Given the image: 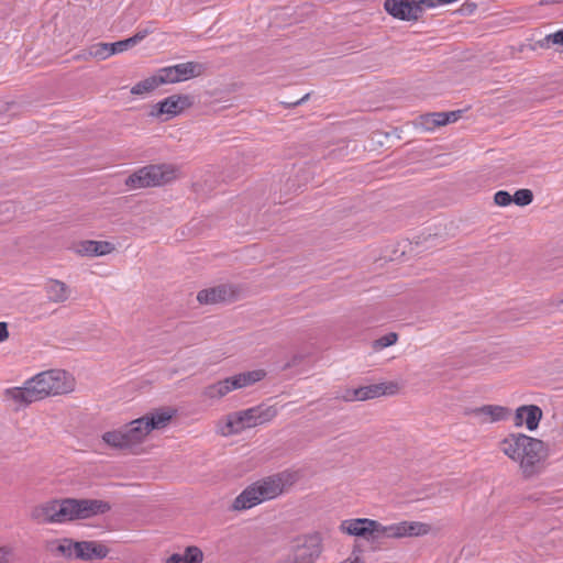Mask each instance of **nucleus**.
Segmentation results:
<instances>
[{
    "label": "nucleus",
    "mask_w": 563,
    "mask_h": 563,
    "mask_svg": "<svg viewBox=\"0 0 563 563\" xmlns=\"http://www.w3.org/2000/svg\"><path fill=\"white\" fill-rule=\"evenodd\" d=\"M499 451L516 463L525 477L539 474L549 456V448L540 439L525 433H509L498 443Z\"/></svg>",
    "instance_id": "f257e3e1"
},
{
    "label": "nucleus",
    "mask_w": 563,
    "mask_h": 563,
    "mask_svg": "<svg viewBox=\"0 0 563 563\" xmlns=\"http://www.w3.org/2000/svg\"><path fill=\"white\" fill-rule=\"evenodd\" d=\"M109 505L97 499H53L32 509L31 517L38 523H64L103 514Z\"/></svg>",
    "instance_id": "f03ea898"
},
{
    "label": "nucleus",
    "mask_w": 563,
    "mask_h": 563,
    "mask_svg": "<svg viewBox=\"0 0 563 563\" xmlns=\"http://www.w3.org/2000/svg\"><path fill=\"white\" fill-rule=\"evenodd\" d=\"M277 416L274 406L258 405L222 416L216 422V432L221 437H232L245 430L272 421Z\"/></svg>",
    "instance_id": "7ed1b4c3"
},
{
    "label": "nucleus",
    "mask_w": 563,
    "mask_h": 563,
    "mask_svg": "<svg viewBox=\"0 0 563 563\" xmlns=\"http://www.w3.org/2000/svg\"><path fill=\"white\" fill-rule=\"evenodd\" d=\"M177 412L175 407H159L125 424L124 429L130 446L143 443L152 431L165 429L177 416Z\"/></svg>",
    "instance_id": "20e7f679"
},
{
    "label": "nucleus",
    "mask_w": 563,
    "mask_h": 563,
    "mask_svg": "<svg viewBox=\"0 0 563 563\" xmlns=\"http://www.w3.org/2000/svg\"><path fill=\"white\" fill-rule=\"evenodd\" d=\"M307 473L300 468H288L261 477L250 484L242 493H284L290 489H305Z\"/></svg>",
    "instance_id": "39448f33"
},
{
    "label": "nucleus",
    "mask_w": 563,
    "mask_h": 563,
    "mask_svg": "<svg viewBox=\"0 0 563 563\" xmlns=\"http://www.w3.org/2000/svg\"><path fill=\"white\" fill-rule=\"evenodd\" d=\"M180 177V168L174 164L147 165L131 174L125 185L130 189L158 187L169 184Z\"/></svg>",
    "instance_id": "423d86ee"
},
{
    "label": "nucleus",
    "mask_w": 563,
    "mask_h": 563,
    "mask_svg": "<svg viewBox=\"0 0 563 563\" xmlns=\"http://www.w3.org/2000/svg\"><path fill=\"white\" fill-rule=\"evenodd\" d=\"M29 382L37 401L48 396L70 393L75 387L73 376L63 369L41 372L31 377Z\"/></svg>",
    "instance_id": "0eeeda50"
},
{
    "label": "nucleus",
    "mask_w": 563,
    "mask_h": 563,
    "mask_svg": "<svg viewBox=\"0 0 563 563\" xmlns=\"http://www.w3.org/2000/svg\"><path fill=\"white\" fill-rule=\"evenodd\" d=\"M321 552V538L318 534L305 536L297 540L291 551L278 563H314Z\"/></svg>",
    "instance_id": "6e6552de"
},
{
    "label": "nucleus",
    "mask_w": 563,
    "mask_h": 563,
    "mask_svg": "<svg viewBox=\"0 0 563 563\" xmlns=\"http://www.w3.org/2000/svg\"><path fill=\"white\" fill-rule=\"evenodd\" d=\"M386 11L396 19L416 21L427 8L435 7L433 0H385Z\"/></svg>",
    "instance_id": "1a4fd4ad"
},
{
    "label": "nucleus",
    "mask_w": 563,
    "mask_h": 563,
    "mask_svg": "<svg viewBox=\"0 0 563 563\" xmlns=\"http://www.w3.org/2000/svg\"><path fill=\"white\" fill-rule=\"evenodd\" d=\"M192 106V99L187 95H173L153 106L150 115L166 119L174 118Z\"/></svg>",
    "instance_id": "9d476101"
},
{
    "label": "nucleus",
    "mask_w": 563,
    "mask_h": 563,
    "mask_svg": "<svg viewBox=\"0 0 563 563\" xmlns=\"http://www.w3.org/2000/svg\"><path fill=\"white\" fill-rule=\"evenodd\" d=\"M341 530L350 536L363 537V538H380L383 536V529L385 525L379 523L376 520L357 518L342 521L340 526Z\"/></svg>",
    "instance_id": "9b49d317"
},
{
    "label": "nucleus",
    "mask_w": 563,
    "mask_h": 563,
    "mask_svg": "<svg viewBox=\"0 0 563 563\" xmlns=\"http://www.w3.org/2000/svg\"><path fill=\"white\" fill-rule=\"evenodd\" d=\"M432 528L427 522L421 521H400L391 525H386L383 529V536L386 538H408V537H423L431 532Z\"/></svg>",
    "instance_id": "f8f14e48"
},
{
    "label": "nucleus",
    "mask_w": 563,
    "mask_h": 563,
    "mask_svg": "<svg viewBox=\"0 0 563 563\" xmlns=\"http://www.w3.org/2000/svg\"><path fill=\"white\" fill-rule=\"evenodd\" d=\"M510 409L505 406L484 405L468 409L466 415L478 423L487 424L507 420L510 417Z\"/></svg>",
    "instance_id": "ddd939ff"
},
{
    "label": "nucleus",
    "mask_w": 563,
    "mask_h": 563,
    "mask_svg": "<svg viewBox=\"0 0 563 563\" xmlns=\"http://www.w3.org/2000/svg\"><path fill=\"white\" fill-rule=\"evenodd\" d=\"M70 250L79 256L100 257L115 251V245L110 241L82 240L73 243Z\"/></svg>",
    "instance_id": "4468645a"
},
{
    "label": "nucleus",
    "mask_w": 563,
    "mask_h": 563,
    "mask_svg": "<svg viewBox=\"0 0 563 563\" xmlns=\"http://www.w3.org/2000/svg\"><path fill=\"white\" fill-rule=\"evenodd\" d=\"M3 400L14 410L37 401L29 379L24 382L23 386L7 388L3 391Z\"/></svg>",
    "instance_id": "2eb2a0df"
},
{
    "label": "nucleus",
    "mask_w": 563,
    "mask_h": 563,
    "mask_svg": "<svg viewBox=\"0 0 563 563\" xmlns=\"http://www.w3.org/2000/svg\"><path fill=\"white\" fill-rule=\"evenodd\" d=\"M542 410L536 405H523L516 409L514 424L517 428H526L528 431L538 429L542 419Z\"/></svg>",
    "instance_id": "dca6fc26"
},
{
    "label": "nucleus",
    "mask_w": 563,
    "mask_h": 563,
    "mask_svg": "<svg viewBox=\"0 0 563 563\" xmlns=\"http://www.w3.org/2000/svg\"><path fill=\"white\" fill-rule=\"evenodd\" d=\"M234 295L235 290L231 285H219L199 291L197 299L200 303L212 305L231 300L234 298Z\"/></svg>",
    "instance_id": "f3484780"
},
{
    "label": "nucleus",
    "mask_w": 563,
    "mask_h": 563,
    "mask_svg": "<svg viewBox=\"0 0 563 563\" xmlns=\"http://www.w3.org/2000/svg\"><path fill=\"white\" fill-rule=\"evenodd\" d=\"M109 549L97 541L75 542V558L80 560L103 559L108 555Z\"/></svg>",
    "instance_id": "a211bd4d"
},
{
    "label": "nucleus",
    "mask_w": 563,
    "mask_h": 563,
    "mask_svg": "<svg viewBox=\"0 0 563 563\" xmlns=\"http://www.w3.org/2000/svg\"><path fill=\"white\" fill-rule=\"evenodd\" d=\"M45 550L55 558H75V541L70 539H54L45 542Z\"/></svg>",
    "instance_id": "6ab92c4d"
},
{
    "label": "nucleus",
    "mask_w": 563,
    "mask_h": 563,
    "mask_svg": "<svg viewBox=\"0 0 563 563\" xmlns=\"http://www.w3.org/2000/svg\"><path fill=\"white\" fill-rule=\"evenodd\" d=\"M203 551L197 545H188L184 550L169 555L164 563H203Z\"/></svg>",
    "instance_id": "aec40b11"
},
{
    "label": "nucleus",
    "mask_w": 563,
    "mask_h": 563,
    "mask_svg": "<svg viewBox=\"0 0 563 563\" xmlns=\"http://www.w3.org/2000/svg\"><path fill=\"white\" fill-rule=\"evenodd\" d=\"M265 375L266 373L264 369H253L230 376L229 379L233 390H236L254 385L262 380Z\"/></svg>",
    "instance_id": "412c9836"
},
{
    "label": "nucleus",
    "mask_w": 563,
    "mask_h": 563,
    "mask_svg": "<svg viewBox=\"0 0 563 563\" xmlns=\"http://www.w3.org/2000/svg\"><path fill=\"white\" fill-rule=\"evenodd\" d=\"M233 391L229 377L206 386L201 396L207 400H220Z\"/></svg>",
    "instance_id": "4be33fe9"
},
{
    "label": "nucleus",
    "mask_w": 563,
    "mask_h": 563,
    "mask_svg": "<svg viewBox=\"0 0 563 563\" xmlns=\"http://www.w3.org/2000/svg\"><path fill=\"white\" fill-rule=\"evenodd\" d=\"M173 67L176 70L180 81H186L188 79L199 77L206 70L205 65L198 62L180 63L173 65Z\"/></svg>",
    "instance_id": "5701e85b"
},
{
    "label": "nucleus",
    "mask_w": 563,
    "mask_h": 563,
    "mask_svg": "<svg viewBox=\"0 0 563 563\" xmlns=\"http://www.w3.org/2000/svg\"><path fill=\"white\" fill-rule=\"evenodd\" d=\"M47 298L52 302H64L69 297L68 286L57 279H51L46 283L45 286Z\"/></svg>",
    "instance_id": "b1692460"
},
{
    "label": "nucleus",
    "mask_w": 563,
    "mask_h": 563,
    "mask_svg": "<svg viewBox=\"0 0 563 563\" xmlns=\"http://www.w3.org/2000/svg\"><path fill=\"white\" fill-rule=\"evenodd\" d=\"M345 401H363L368 399L377 398L375 386H362L358 388L346 389L341 396Z\"/></svg>",
    "instance_id": "393cba45"
},
{
    "label": "nucleus",
    "mask_w": 563,
    "mask_h": 563,
    "mask_svg": "<svg viewBox=\"0 0 563 563\" xmlns=\"http://www.w3.org/2000/svg\"><path fill=\"white\" fill-rule=\"evenodd\" d=\"M274 496L275 495H269L268 497H265V495H238L232 504V509L236 511L247 510Z\"/></svg>",
    "instance_id": "a878e982"
},
{
    "label": "nucleus",
    "mask_w": 563,
    "mask_h": 563,
    "mask_svg": "<svg viewBox=\"0 0 563 563\" xmlns=\"http://www.w3.org/2000/svg\"><path fill=\"white\" fill-rule=\"evenodd\" d=\"M102 440L110 446L117 449H131L124 426L120 429L103 433Z\"/></svg>",
    "instance_id": "bb28decb"
},
{
    "label": "nucleus",
    "mask_w": 563,
    "mask_h": 563,
    "mask_svg": "<svg viewBox=\"0 0 563 563\" xmlns=\"http://www.w3.org/2000/svg\"><path fill=\"white\" fill-rule=\"evenodd\" d=\"M374 386H375L377 398L382 397V396H394V395L398 394L400 391V389L402 388L401 383H399L397 380L379 382V383L374 384Z\"/></svg>",
    "instance_id": "cd10ccee"
},
{
    "label": "nucleus",
    "mask_w": 563,
    "mask_h": 563,
    "mask_svg": "<svg viewBox=\"0 0 563 563\" xmlns=\"http://www.w3.org/2000/svg\"><path fill=\"white\" fill-rule=\"evenodd\" d=\"M158 86L155 75L145 78L144 80L139 81L131 88V93L135 96H144L146 93L152 92Z\"/></svg>",
    "instance_id": "c85d7f7f"
},
{
    "label": "nucleus",
    "mask_w": 563,
    "mask_h": 563,
    "mask_svg": "<svg viewBox=\"0 0 563 563\" xmlns=\"http://www.w3.org/2000/svg\"><path fill=\"white\" fill-rule=\"evenodd\" d=\"M154 75L158 86L180 82V79L173 66L163 67L158 69Z\"/></svg>",
    "instance_id": "c756f323"
},
{
    "label": "nucleus",
    "mask_w": 563,
    "mask_h": 563,
    "mask_svg": "<svg viewBox=\"0 0 563 563\" xmlns=\"http://www.w3.org/2000/svg\"><path fill=\"white\" fill-rule=\"evenodd\" d=\"M87 54L89 57L100 60L107 59L111 56L109 43H97L88 47Z\"/></svg>",
    "instance_id": "7c9ffc66"
},
{
    "label": "nucleus",
    "mask_w": 563,
    "mask_h": 563,
    "mask_svg": "<svg viewBox=\"0 0 563 563\" xmlns=\"http://www.w3.org/2000/svg\"><path fill=\"white\" fill-rule=\"evenodd\" d=\"M533 195L529 189H519L515 192L512 201L518 206H528L532 202Z\"/></svg>",
    "instance_id": "2f4dec72"
},
{
    "label": "nucleus",
    "mask_w": 563,
    "mask_h": 563,
    "mask_svg": "<svg viewBox=\"0 0 563 563\" xmlns=\"http://www.w3.org/2000/svg\"><path fill=\"white\" fill-rule=\"evenodd\" d=\"M398 340V335L395 332L387 333L374 342L375 350H383L385 347L394 345Z\"/></svg>",
    "instance_id": "473e14b6"
},
{
    "label": "nucleus",
    "mask_w": 563,
    "mask_h": 563,
    "mask_svg": "<svg viewBox=\"0 0 563 563\" xmlns=\"http://www.w3.org/2000/svg\"><path fill=\"white\" fill-rule=\"evenodd\" d=\"M494 201L497 206L506 207L512 202V197L508 191L499 190L495 194Z\"/></svg>",
    "instance_id": "72a5a7b5"
},
{
    "label": "nucleus",
    "mask_w": 563,
    "mask_h": 563,
    "mask_svg": "<svg viewBox=\"0 0 563 563\" xmlns=\"http://www.w3.org/2000/svg\"><path fill=\"white\" fill-rule=\"evenodd\" d=\"M544 41L547 42L548 45L552 44L563 46V30L547 35Z\"/></svg>",
    "instance_id": "f704fd0d"
},
{
    "label": "nucleus",
    "mask_w": 563,
    "mask_h": 563,
    "mask_svg": "<svg viewBox=\"0 0 563 563\" xmlns=\"http://www.w3.org/2000/svg\"><path fill=\"white\" fill-rule=\"evenodd\" d=\"M13 555V549L9 545L0 547V563H10Z\"/></svg>",
    "instance_id": "c9c22d12"
},
{
    "label": "nucleus",
    "mask_w": 563,
    "mask_h": 563,
    "mask_svg": "<svg viewBox=\"0 0 563 563\" xmlns=\"http://www.w3.org/2000/svg\"><path fill=\"white\" fill-rule=\"evenodd\" d=\"M428 119H429V113H428V114H426V115L420 117L419 124H420L424 130L431 131V130H433L434 128L439 126L438 124H435V122H433V120H428Z\"/></svg>",
    "instance_id": "e433bc0d"
},
{
    "label": "nucleus",
    "mask_w": 563,
    "mask_h": 563,
    "mask_svg": "<svg viewBox=\"0 0 563 563\" xmlns=\"http://www.w3.org/2000/svg\"><path fill=\"white\" fill-rule=\"evenodd\" d=\"M428 120H433V122H435V124H438L439 126L446 124L445 123V112L429 113Z\"/></svg>",
    "instance_id": "4c0bfd02"
},
{
    "label": "nucleus",
    "mask_w": 563,
    "mask_h": 563,
    "mask_svg": "<svg viewBox=\"0 0 563 563\" xmlns=\"http://www.w3.org/2000/svg\"><path fill=\"white\" fill-rule=\"evenodd\" d=\"M111 56L126 51L123 41L109 43Z\"/></svg>",
    "instance_id": "58836bf2"
},
{
    "label": "nucleus",
    "mask_w": 563,
    "mask_h": 563,
    "mask_svg": "<svg viewBox=\"0 0 563 563\" xmlns=\"http://www.w3.org/2000/svg\"><path fill=\"white\" fill-rule=\"evenodd\" d=\"M154 31L153 27H146V29H143V30H140L137 31L133 37L135 38V41L137 43H140L141 41H143L148 34H151L152 32Z\"/></svg>",
    "instance_id": "ea45409f"
},
{
    "label": "nucleus",
    "mask_w": 563,
    "mask_h": 563,
    "mask_svg": "<svg viewBox=\"0 0 563 563\" xmlns=\"http://www.w3.org/2000/svg\"><path fill=\"white\" fill-rule=\"evenodd\" d=\"M461 111H450V112H445V123H453V122H456L459 120V118L461 117Z\"/></svg>",
    "instance_id": "a19ab883"
},
{
    "label": "nucleus",
    "mask_w": 563,
    "mask_h": 563,
    "mask_svg": "<svg viewBox=\"0 0 563 563\" xmlns=\"http://www.w3.org/2000/svg\"><path fill=\"white\" fill-rule=\"evenodd\" d=\"M8 339H9L8 324L5 322H0V343L7 341Z\"/></svg>",
    "instance_id": "79ce46f5"
},
{
    "label": "nucleus",
    "mask_w": 563,
    "mask_h": 563,
    "mask_svg": "<svg viewBox=\"0 0 563 563\" xmlns=\"http://www.w3.org/2000/svg\"><path fill=\"white\" fill-rule=\"evenodd\" d=\"M124 46L126 47V51L137 44L135 38L133 36L123 40Z\"/></svg>",
    "instance_id": "37998d69"
},
{
    "label": "nucleus",
    "mask_w": 563,
    "mask_h": 563,
    "mask_svg": "<svg viewBox=\"0 0 563 563\" xmlns=\"http://www.w3.org/2000/svg\"><path fill=\"white\" fill-rule=\"evenodd\" d=\"M124 46L126 47V51L137 44L135 38L133 36L123 40Z\"/></svg>",
    "instance_id": "c03bdc74"
},
{
    "label": "nucleus",
    "mask_w": 563,
    "mask_h": 563,
    "mask_svg": "<svg viewBox=\"0 0 563 563\" xmlns=\"http://www.w3.org/2000/svg\"><path fill=\"white\" fill-rule=\"evenodd\" d=\"M309 98V95L307 93L306 96H303L300 100L296 101L294 103V106H298V104H301L303 101H306L307 99Z\"/></svg>",
    "instance_id": "a18cd8bd"
}]
</instances>
